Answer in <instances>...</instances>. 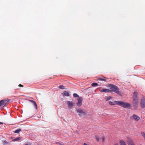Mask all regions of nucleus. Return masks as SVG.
<instances>
[{
  "instance_id": "nucleus-25",
  "label": "nucleus",
  "mask_w": 145,
  "mask_h": 145,
  "mask_svg": "<svg viewBox=\"0 0 145 145\" xmlns=\"http://www.w3.org/2000/svg\"><path fill=\"white\" fill-rule=\"evenodd\" d=\"M64 86L63 85L59 86V88L61 89H63L64 88Z\"/></svg>"
},
{
  "instance_id": "nucleus-13",
  "label": "nucleus",
  "mask_w": 145,
  "mask_h": 145,
  "mask_svg": "<svg viewBox=\"0 0 145 145\" xmlns=\"http://www.w3.org/2000/svg\"><path fill=\"white\" fill-rule=\"evenodd\" d=\"M136 98V99H138L137 98V93L134 92L133 93V99Z\"/></svg>"
},
{
  "instance_id": "nucleus-1",
  "label": "nucleus",
  "mask_w": 145,
  "mask_h": 145,
  "mask_svg": "<svg viewBox=\"0 0 145 145\" xmlns=\"http://www.w3.org/2000/svg\"><path fill=\"white\" fill-rule=\"evenodd\" d=\"M109 87L112 91H114L120 95H121V93L119 91V89L116 86L113 84H109Z\"/></svg>"
},
{
  "instance_id": "nucleus-22",
  "label": "nucleus",
  "mask_w": 145,
  "mask_h": 145,
  "mask_svg": "<svg viewBox=\"0 0 145 145\" xmlns=\"http://www.w3.org/2000/svg\"><path fill=\"white\" fill-rule=\"evenodd\" d=\"M79 95L77 93H74L73 94V97H79Z\"/></svg>"
},
{
  "instance_id": "nucleus-9",
  "label": "nucleus",
  "mask_w": 145,
  "mask_h": 145,
  "mask_svg": "<svg viewBox=\"0 0 145 145\" xmlns=\"http://www.w3.org/2000/svg\"><path fill=\"white\" fill-rule=\"evenodd\" d=\"M140 104L142 108H144L145 107V99H142L140 102Z\"/></svg>"
},
{
  "instance_id": "nucleus-21",
  "label": "nucleus",
  "mask_w": 145,
  "mask_h": 145,
  "mask_svg": "<svg viewBox=\"0 0 145 145\" xmlns=\"http://www.w3.org/2000/svg\"><path fill=\"white\" fill-rule=\"evenodd\" d=\"M109 104L111 105H115V103L114 102L110 101L109 102Z\"/></svg>"
},
{
  "instance_id": "nucleus-2",
  "label": "nucleus",
  "mask_w": 145,
  "mask_h": 145,
  "mask_svg": "<svg viewBox=\"0 0 145 145\" xmlns=\"http://www.w3.org/2000/svg\"><path fill=\"white\" fill-rule=\"evenodd\" d=\"M114 102L116 103L117 105L123 107L124 108H127L131 107V105L128 103L122 101H116Z\"/></svg>"
},
{
  "instance_id": "nucleus-23",
  "label": "nucleus",
  "mask_w": 145,
  "mask_h": 145,
  "mask_svg": "<svg viewBox=\"0 0 145 145\" xmlns=\"http://www.w3.org/2000/svg\"><path fill=\"white\" fill-rule=\"evenodd\" d=\"M99 80H101V81H106V80L105 79L102 78H99L98 79Z\"/></svg>"
},
{
  "instance_id": "nucleus-15",
  "label": "nucleus",
  "mask_w": 145,
  "mask_h": 145,
  "mask_svg": "<svg viewBox=\"0 0 145 145\" xmlns=\"http://www.w3.org/2000/svg\"><path fill=\"white\" fill-rule=\"evenodd\" d=\"M95 139L97 141H99L101 140L100 138L97 136H95Z\"/></svg>"
},
{
  "instance_id": "nucleus-19",
  "label": "nucleus",
  "mask_w": 145,
  "mask_h": 145,
  "mask_svg": "<svg viewBox=\"0 0 145 145\" xmlns=\"http://www.w3.org/2000/svg\"><path fill=\"white\" fill-rule=\"evenodd\" d=\"M33 102H33L32 103L35 106V107L37 109V104L36 103V102L35 101H33Z\"/></svg>"
},
{
  "instance_id": "nucleus-20",
  "label": "nucleus",
  "mask_w": 145,
  "mask_h": 145,
  "mask_svg": "<svg viewBox=\"0 0 145 145\" xmlns=\"http://www.w3.org/2000/svg\"><path fill=\"white\" fill-rule=\"evenodd\" d=\"M21 139V138L20 137H18L16 138H15L13 140L14 141H17L20 140Z\"/></svg>"
},
{
  "instance_id": "nucleus-24",
  "label": "nucleus",
  "mask_w": 145,
  "mask_h": 145,
  "mask_svg": "<svg viewBox=\"0 0 145 145\" xmlns=\"http://www.w3.org/2000/svg\"><path fill=\"white\" fill-rule=\"evenodd\" d=\"M141 134L142 136L144 138H145V133L144 132H141Z\"/></svg>"
},
{
  "instance_id": "nucleus-26",
  "label": "nucleus",
  "mask_w": 145,
  "mask_h": 145,
  "mask_svg": "<svg viewBox=\"0 0 145 145\" xmlns=\"http://www.w3.org/2000/svg\"><path fill=\"white\" fill-rule=\"evenodd\" d=\"M56 143L59 144V145H65L64 144H63L58 142H56Z\"/></svg>"
},
{
  "instance_id": "nucleus-17",
  "label": "nucleus",
  "mask_w": 145,
  "mask_h": 145,
  "mask_svg": "<svg viewBox=\"0 0 145 145\" xmlns=\"http://www.w3.org/2000/svg\"><path fill=\"white\" fill-rule=\"evenodd\" d=\"M91 85L93 87L96 86L98 85V84L96 83H92Z\"/></svg>"
},
{
  "instance_id": "nucleus-7",
  "label": "nucleus",
  "mask_w": 145,
  "mask_h": 145,
  "mask_svg": "<svg viewBox=\"0 0 145 145\" xmlns=\"http://www.w3.org/2000/svg\"><path fill=\"white\" fill-rule=\"evenodd\" d=\"M126 141L128 145H135L133 141L130 138H127Z\"/></svg>"
},
{
  "instance_id": "nucleus-28",
  "label": "nucleus",
  "mask_w": 145,
  "mask_h": 145,
  "mask_svg": "<svg viewBox=\"0 0 145 145\" xmlns=\"http://www.w3.org/2000/svg\"><path fill=\"white\" fill-rule=\"evenodd\" d=\"M29 101L31 102V103H32L33 102H33V100H29Z\"/></svg>"
},
{
  "instance_id": "nucleus-32",
  "label": "nucleus",
  "mask_w": 145,
  "mask_h": 145,
  "mask_svg": "<svg viewBox=\"0 0 145 145\" xmlns=\"http://www.w3.org/2000/svg\"><path fill=\"white\" fill-rule=\"evenodd\" d=\"M114 145H119L118 144L116 143V144H114Z\"/></svg>"
},
{
  "instance_id": "nucleus-10",
  "label": "nucleus",
  "mask_w": 145,
  "mask_h": 145,
  "mask_svg": "<svg viewBox=\"0 0 145 145\" xmlns=\"http://www.w3.org/2000/svg\"><path fill=\"white\" fill-rule=\"evenodd\" d=\"M133 117L136 121L140 119L139 116L135 114H134L133 116Z\"/></svg>"
},
{
  "instance_id": "nucleus-18",
  "label": "nucleus",
  "mask_w": 145,
  "mask_h": 145,
  "mask_svg": "<svg viewBox=\"0 0 145 145\" xmlns=\"http://www.w3.org/2000/svg\"><path fill=\"white\" fill-rule=\"evenodd\" d=\"M21 131V129H18L16 130L14 132L15 133H18L20 131Z\"/></svg>"
},
{
  "instance_id": "nucleus-4",
  "label": "nucleus",
  "mask_w": 145,
  "mask_h": 145,
  "mask_svg": "<svg viewBox=\"0 0 145 145\" xmlns=\"http://www.w3.org/2000/svg\"><path fill=\"white\" fill-rule=\"evenodd\" d=\"M76 111L78 113V115L80 116H82L86 114V113L84 110L81 109L76 110Z\"/></svg>"
},
{
  "instance_id": "nucleus-8",
  "label": "nucleus",
  "mask_w": 145,
  "mask_h": 145,
  "mask_svg": "<svg viewBox=\"0 0 145 145\" xmlns=\"http://www.w3.org/2000/svg\"><path fill=\"white\" fill-rule=\"evenodd\" d=\"M99 91L101 92H105V93H110L111 92V91L109 89L102 88L101 89H99Z\"/></svg>"
},
{
  "instance_id": "nucleus-30",
  "label": "nucleus",
  "mask_w": 145,
  "mask_h": 145,
  "mask_svg": "<svg viewBox=\"0 0 145 145\" xmlns=\"http://www.w3.org/2000/svg\"><path fill=\"white\" fill-rule=\"evenodd\" d=\"M3 124V123L0 122V124Z\"/></svg>"
},
{
  "instance_id": "nucleus-29",
  "label": "nucleus",
  "mask_w": 145,
  "mask_h": 145,
  "mask_svg": "<svg viewBox=\"0 0 145 145\" xmlns=\"http://www.w3.org/2000/svg\"><path fill=\"white\" fill-rule=\"evenodd\" d=\"M104 138L103 137L102 139L103 141V142L104 141Z\"/></svg>"
},
{
  "instance_id": "nucleus-14",
  "label": "nucleus",
  "mask_w": 145,
  "mask_h": 145,
  "mask_svg": "<svg viewBox=\"0 0 145 145\" xmlns=\"http://www.w3.org/2000/svg\"><path fill=\"white\" fill-rule=\"evenodd\" d=\"M120 145H126L125 142L123 140H120Z\"/></svg>"
},
{
  "instance_id": "nucleus-6",
  "label": "nucleus",
  "mask_w": 145,
  "mask_h": 145,
  "mask_svg": "<svg viewBox=\"0 0 145 145\" xmlns=\"http://www.w3.org/2000/svg\"><path fill=\"white\" fill-rule=\"evenodd\" d=\"M77 100L78 102L76 103V105L78 106H80L82 105V98L81 97H78Z\"/></svg>"
},
{
  "instance_id": "nucleus-5",
  "label": "nucleus",
  "mask_w": 145,
  "mask_h": 145,
  "mask_svg": "<svg viewBox=\"0 0 145 145\" xmlns=\"http://www.w3.org/2000/svg\"><path fill=\"white\" fill-rule=\"evenodd\" d=\"M138 99H136V98L133 99V103L135 108V109H137L138 104Z\"/></svg>"
},
{
  "instance_id": "nucleus-27",
  "label": "nucleus",
  "mask_w": 145,
  "mask_h": 145,
  "mask_svg": "<svg viewBox=\"0 0 145 145\" xmlns=\"http://www.w3.org/2000/svg\"><path fill=\"white\" fill-rule=\"evenodd\" d=\"M18 86H19V87H24L23 85H22V84H20Z\"/></svg>"
},
{
  "instance_id": "nucleus-16",
  "label": "nucleus",
  "mask_w": 145,
  "mask_h": 145,
  "mask_svg": "<svg viewBox=\"0 0 145 145\" xmlns=\"http://www.w3.org/2000/svg\"><path fill=\"white\" fill-rule=\"evenodd\" d=\"M64 95L66 96H68L69 95V93L68 92L66 91L64 92Z\"/></svg>"
},
{
  "instance_id": "nucleus-3",
  "label": "nucleus",
  "mask_w": 145,
  "mask_h": 145,
  "mask_svg": "<svg viewBox=\"0 0 145 145\" xmlns=\"http://www.w3.org/2000/svg\"><path fill=\"white\" fill-rule=\"evenodd\" d=\"M9 100H2L0 101V106L3 107H4L7 105L8 102L9 101Z\"/></svg>"
},
{
  "instance_id": "nucleus-31",
  "label": "nucleus",
  "mask_w": 145,
  "mask_h": 145,
  "mask_svg": "<svg viewBox=\"0 0 145 145\" xmlns=\"http://www.w3.org/2000/svg\"><path fill=\"white\" fill-rule=\"evenodd\" d=\"M83 145H87V144H86V143H84L83 144Z\"/></svg>"
},
{
  "instance_id": "nucleus-12",
  "label": "nucleus",
  "mask_w": 145,
  "mask_h": 145,
  "mask_svg": "<svg viewBox=\"0 0 145 145\" xmlns=\"http://www.w3.org/2000/svg\"><path fill=\"white\" fill-rule=\"evenodd\" d=\"M112 98V97L111 96H108L105 98V100L106 101H108Z\"/></svg>"
},
{
  "instance_id": "nucleus-11",
  "label": "nucleus",
  "mask_w": 145,
  "mask_h": 145,
  "mask_svg": "<svg viewBox=\"0 0 145 145\" xmlns=\"http://www.w3.org/2000/svg\"><path fill=\"white\" fill-rule=\"evenodd\" d=\"M66 103H67L69 106L71 108L72 107L73 104L72 103H71L69 101H67Z\"/></svg>"
}]
</instances>
